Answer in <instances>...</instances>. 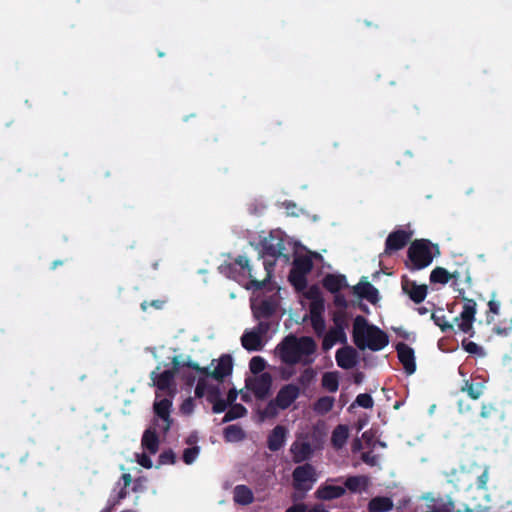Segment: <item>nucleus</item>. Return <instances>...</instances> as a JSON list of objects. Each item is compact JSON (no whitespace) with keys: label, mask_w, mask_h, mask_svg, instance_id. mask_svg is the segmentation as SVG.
I'll use <instances>...</instances> for the list:
<instances>
[{"label":"nucleus","mask_w":512,"mask_h":512,"mask_svg":"<svg viewBox=\"0 0 512 512\" xmlns=\"http://www.w3.org/2000/svg\"><path fill=\"white\" fill-rule=\"evenodd\" d=\"M401 289L402 292L415 304L422 303L428 294L427 285H419L416 281L411 280L407 275H403L401 277Z\"/></svg>","instance_id":"1a4fd4ad"},{"label":"nucleus","mask_w":512,"mask_h":512,"mask_svg":"<svg viewBox=\"0 0 512 512\" xmlns=\"http://www.w3.org/2000/svg\"><path fill=\"white\" fill-rule=\"evenodd\" d=\"M262 248L264 255L271 256L275 259L282 255L284 245L281 240H278L276 243H273L272 241H264Z\"/></svg>","instance_id":"c9c22d12"},{"label":"nucleus","mask_w":512,"mask_h":512,"mask_svg":"<svg viewBox=\"0 0 512 512\" xmlns=\"http://www.w3.org/2000/svg\"><path fill=\"white\" fill-rule=\"evenodd\" d=\"M460 390L466 393L472 400H477L483 394L484 385L480 382L465 380Z\"/></svg>","instance_id":"c756f323"},{"label":"nucleus","mask_w":512,"mask_h":512,"mask_svg":"<svg viewBox=\"0 0 512 512\" xmlns=\"http://www.w3.org/2000/svg\"><path fill=\"white\" fill-rule=\"evenodd\" d=\"M337 342L340 343H346L347 342V336L345 331H342L341 328L330 329L324 336L322 341V349L324 351L330 350Z\"/></svg>","instance_id":"5701e85b"},{"label":"nucleus","mask_w":512,"mask_h":512,"mask_svg":"<svg viewBox=\"0 0 512 512\" xmlns=\"http://www.w3.org/2000/svg\"><path fill=\"white\" fill-rule=\"evenodd\" d=\"M258 324L252 329L254 333L263 338L271 329L269 320H257Z\"/></svg>","instance_id":"3c124183"},{"label":"nucleus","mask_w":512,"mask_h":512,"mask_svg":"<svg viewBox=\"0 0 512 512\" xmlns=\"http://www.w3.org/2000/svg\"><path fill=\"white\" fill-rule=\"evenodd\" d=\"M313 268L312 259L308 256L296 257L293 261L292 269L298 272L308 274Z\"/></svg>","instance_id":"e433bc0d"},{"label":"nucleus","mask_w":512,"mask_h":512,"mask_svg":"<svg viewBox=\"0 0 512 512\" xmlns=\"http://www.w3.org/2000/svg\"><path fill=\"white\" fill-rule=\"evenodd\" d=\"M393 501L386 496L373 497L368 503L369 512H389L393 509Z\"/></svg>","instance_id":"bb28decb"},{"label":"nucleus","mask_w":512,"mask_h":512,"mask_svg":"<svg viewBox=\"0 0 512 512\" xmlns=\"http://www.w3.org/2000/svg\"><path fill=\"white\" fill-rule=\"evenodd\" d=\"M229 404L224 400L223 398L217 400L216 402L212 403V411L213 413L219 414L228 408Z\"/></svg>","instance_id":"13d9d810"},{"label":"nucleus","mask_w":512,"mask_h":512,"mask_svg":"<svg viewBox=\"0 0 512 512\" xmlns=\"http://www.w3.org/2000/svg\"><path fill=\"white\" fill-rule=\"evenodd\" d=\"M241 344L247 351H260L264 346L262 338L252 330L243 333Z\"/></svg>","instance_id":"393cba45"},{"label":"nucleus","mask_w":512,"mask_h":512,"mask_svg":"<svg viewBox=\"0 0 512 512\" xmlns=\"http://www.w3.org/2000/svg\"><path fill=\"white\" fill-rule=\"evenodd\" d=\"M334 294H335V296H334L335 306L341 308L340 310H345L348 306V301H347L346 297L343 294H340L339 292L334 293Z\"/></svg>","instance_id":"bf43d9fd"},{"label":"nucleus","mask_w":512,"mask_h":512,"mask_svg":"<svg viewBox=\"0 0 512 512\" xmlns=\"http://www.w3.org/2000/svg\"><path fill=\"white\" fill-rule=\"evenodd\" d=\"M307 274L298 272L296 270L291 269L289 273V281L294 286L297 291H302L307 286Z\"/></svg>","instance_id":"58836bf2"},{"label":"nucleus","mask_w":512,"mask_h":512,"mask_svg":"<svg viewBox=\"0 0 512 512\" xmlns=\"http://www.w3.org/2000/svg\"><path fill=\"white\" fill-rule=\"evenodd\" d=\"M263 265H264V268L266 270V278L263 280L265 281V283L270 279L271 277V273H272V269L275 265V261H268V260H264L263 261Z\"/></svg>","instance_id":"e2e57ef3"},{"label":"nucleus","mask_w":512,"mask_h":512,"mask_svg":"<svg viewBox=\"0 0 512 512\" xmlns=\"http://www.w3.org/2000/svg\"><path fill=\"white\" fill-rule=\"evenodd\" d=\"M234 264L239 266L241 269L246 270L250 278V287L255 290H260L265 286V281H259L254 278L252 274V267L249 264V259L244 255H239L235 258Z\"/></svg>","instance_id":"a878e982"},{"label":"nucleus","mask_w":512,"mask_h":512,"mask_svg":"<svg viewBox=\"0 0 512 512\" xmlns=\"http://www.w3.org/2000/svg\"><path fill=\"white\" fill-rule=\"evenodd\" d=\"M430 282L434 284H447L451 280V272L443 267H436L430 273Z\"/></svg>","instance_id":"72a5a7b5"},{"label":"nucleus","mask_w":512,"mask_h":512,"mask_svg":"<svg viewBox=\"0 0 512 512\" xmlns=\"http://www.w3.org/2000/svg\"><path fill=\"white\" fill-rule=\"evenodd\" d=\"M348 437V427L340 424L332 432L331 444L335 449H341L346 444Z\"/></svg>","instance_id":"c85d7f7f"},{"label":"nucleus","mask_w":512,"mask_h":512,"mask_svg":"<svg viewBox=\"0 0 512 512\" xmlns=\"http://www.w3.org/2000/svg\"><path fill=\"white\" fill-rule=\"evenodd\" d=\"M494 332L497 334V335H500V336H509L512 334V327H495L494 328Z\"/></svg>","instance_id":"69168bd1"},{"label":"nucleus","mask_w":512,"mask_h":512,"mask_svg":"<svg viewBox=\"0 0 512 512\" xmlns=\"http://www.w3.org/2000/svg\"><path fill=\"white\" fill-rule=\"evenodd\" d=\"M451 280H453L452 285L459 292V296H461L464 301L463 309L460 315L454 318V322L458 325V329L461 332L473 337L475 333L473 323L475 321L477 304L473 299L464 296L465 291L463 288H458L461 284L471 286L472 280L469 269L464 268L454 270L451 272Z\"/></svg>","instance_id":"f257e3e1"},{"label":"nucleus","mask_w":512,"mask_h":512,"mask_svg":"<svg viewBox=\"0 0 512 512\" xmlns=\"http://www.w3.org/2000/svg\"><path fill=\"white\" fill-rule=\"evenodd\" d=\"M266 367V362L261 356H254L249 362V369L253 374L261 373Z\"/></svg>","instance_id":"c03bdc74"},{"label":"nucleus","mask_w":512,"mask_h":512,"mask_svg":"<svg viewBox=\"0 0 512 512\" xmlns=\"http://www.w3.org/2000/svg\"><path fill=\"white\" fill-rule=\"evenodd\" d=\"M500 306H501V302L496 299L495 293H493L491 299L488 301V313H487L488 323H491L494 320L493 316L490 317L489 314L499 315Z\"/></svg>","instance_id":"37998d69"},{"label":"nucleus","mask_w":512,"mask_h":512,"mask_svg":"<svg viewBox=\"0 0 512 512\" xmlns=\"http://www.w3.org/2000/svg\"><path fill=\"white\" fill-rule=\"evenodd\" d=\"M325 307L321 298L314 299L309 306L311 326L317 336H322L326 330L323 317Z\"/></svg>","instance_id":"9b49d317"},{"label":"nucleus","mask_w":512,"mask_h":512,"mask_svg":"<svg viewBox=\"0 0 512 512\" xmlns=\"http://www.w3.org/2000/svg\"><path fill=\"white\" fill-rule=\"evenodd\" d=\"M413 231L396 229L392 231L385 241L383 255L390 256L392 253L403 249L411 240Z\"/></svg>","instance_id":"6e6552de"},{"label":"nucleus","mask_w":512,"mask_h":512,"mask_svg":"<svg viewBox=\"0 0 512 512\" xmlns=\"http://www.w3.org/2000/svg\"><path fill=\"white\" fill-rule=\"evenodd\" d=\"M185 365L188 369L193 370L199 374V377H211L217 381H223L225 377L231 375L233 370V359L229 354H223L218 360L214 370H210L209 367H201L197 362L187 360Z\"/></svg>","instance_id":"423d86ee"},{"label":"nucleus","mask_w":512,"mask_h":512,"mask_svg":"<svg viewBox=\"0 0 512 512\" xmlns=\"http://www.w3.org/2000/svg\"><path fill=\"white\" fill-rule=\"evenodd\" d=\"M175 462L176 455L171 449L163 451L158 457V466L174 464Z\"/></svg>","instance_id":"de8ad7c7"},{"label":"nucleus","mask_w":512,"mask_h":512,"mask_svg":"<svg viewBox=\"0 0 512 512\" xmlns=\"http://www.w3.org/2000/svg\"><path fill=\"white\" fill-rule=\"evenodd\" d=\"M368 478L366 476H349L344 482L345 490L348 489L352 493H356L361 489H366Z\"/></svg>","instance_id":"7c9ffc66"},{"label":"nucleus","mask_w":512,"mask_h":512,"mask_svg":"<svg viewBox=\"0 0 512 512\" xmlns=\"http://www.w3.org/2000/svg\"><path fill=\"white\" fill-rule=\"evenodd\" d=\"M333 322H334V325H335V327H334L335 329L341 328L342 331H345V329L348 326L346 311L345 310H338V311L334 312V314H333Z\"/></svg>","instance_id":"79ce46f5"},{"label":"nucleus","mask_w":512,"mask_h":512,"mask_svg":"<svg viewBox=\"0 0 512 512\" xmlns=\"http://www.w3.org/2000/svg\"><path fill=\"white\" fill-rule=\"evenodd\" d=\"M179 376L184 381V383L190 387L195 384L196 380L198 381L196 374L186 369L182 370Z\"/></svg>","instance_id":"5fc2aeb1"},{"label":"nucleus","mask_w":512,"mask_h":512,"mask_svg":"<svg viewBox=\"0 0 512 512\" xmlns=\"http://www.w3.org/2000/svg\"><path fill=\"white\" fill-rule=\"evenodd\" d=\"M315 377V372L312 368H306L299 376L298 382L303 385H309Z\"/></svg>","instance_id":"603ef678"},{"label":"nucleus","mask_w":512,"mask_h":512,"mask_svg":"<svg viewBox=\"0 0 512 512\" xmlns=\"http://www.w3.org/2000/svg\"><path fill=\"white\" fill-rule=\"evenodd\" d=\"M287 438V429L285 426H275L267 437V447L270 451H279L285 444Z\"/></svg>","instance_id":"f3484780"},{"label":"nucleus","mask_w":512,"mask_h":512,"mask_svg":"<svg viewBox=\"0 0 512 512\" xmlns=\"http://www.w3.org/2000/svg\"><path fill=\"white\" fill-rule=\"evenodd\" d=\"M323 287L330 293H338L348 286L346 276L343 274H327L322 280Z\"/></svg>","instance_id":"412c9836"},{"label":"nucleus","mask_w":512,"mask_h":512,"mask_svg":"<svg viewBox=\"0 0 512 512\" xmlns=\"http://www.w3.org/2000/svg\"><path fill=\"white\" fill-rule=\"evenodd\" d=\"M278 405L276 400H271L261 412L262 418H274L278 414Z\"/></svg>","instance_id":"8fccbe9b"},{"label":"nucleus","mask_w":512,"mask_h":512,"mask_svg":"<svg viewBox=\"0 0 512 512\" xmlns=\"http://www.w3.org/2000/svg\"><path fill=\"white\" fill-rule=\"evenodd\" d=\"M300 389L294 384L284 385L277 393L275 400L280 409L289 408L292 403L299 397Z\"/></svg>","instance_id":"2eb2a0df"},{"label":"nucleus","mask_w":512,"mask_h":512,"mask_svg":"<svg viewBox=\"0 0 512 512\" xmlns=\"http://www.w3.org/2000/svg\"><path fill=\"white\" fill-rule=\"evenodd\" d=\"M488 480H489V469H488V467H485L483 472L477 477V480H476L477 489L478 490H486Z\"/></svg>","instance_id":"864d4df0"},{"label":"nucleus","mask_w":512,"mask_h":512,"mask_svg":"<svg viewBox=\"0 0 512 512\" xmlns=\"http://www.w3.org/2000/svg\"><path fill=\"white\" fill-rule=\"evenodd\" d=\"M292 459L295 463L307 461L313 455L312 445L307 441H295L290 447Z\"/></svg>","instance_id":"a211bd4d"},{"label":"nucleus","mask_w":512,"mask_h":512,"mask_svg":"<svg viewBox=\"0 0 512 512\" xmlns=\"http://www.w3.org/2000/svg\"><path fill=\"white\" fill-rule=\"evenodd\" d=\"M223 436L226 442H240L246 437L244 430L235 424L225 427Z\"/></svg>","instance_id":"2f4dec72"},{"label":"nucleus","mask_w":512,"mask_h":512,"mask_svg":"<svg viewBox=\"0 0 512 512\" xmlns=\"http://www.w3.org/2000/svg\"><path fill=\"white\" fill-rule=\"evenodd\" d=\"M233 500L239 505H249L254 501V494L248 486L237 485L233 491Z\"/></svg>","instance_id":"cd10ccee"},{"label":"nucleus","mask_w":512,"mask_h":512,"mask_svg":"<svg viewBox=\"0 0 512 512\" xmlns=\"http://www.w3.org/2000/svg\"><path fill=\"white\" fill-rule=\"evenodd\" d=\"M431 319L434 324L440 328L443 333L450 332L454 330V325L446 320L445 315H437L436 313H432Z\"/></svg>","instance_id":"ea45409f"},{"label":"nucleus","mask_w":512,"mask_h":512,"mask_svg":"<svg viewBox=\"0 0 512 512\" xmlns=\"http://www.w3.org/2000/svg\"><path fill=\"white\" fill-rule=\"evenodd\" d=\"M458 411L460 413H468L471 411V407L468 403H466V401L464 399H460L458 401Z\"/></svg>","instance_id":"338daca9"},{"label":"nucleus","mask_w":512,"mask_h":512,"mask_svg":"<svg viewBox=\"0 0 512 512\" xmlns=\"http://www.w3.org/2000/svg\"><path fill=\"white\" fill-rule=\"evenodd\" d=\"M279 303L273 297L261 299L258 302L251 303V310L253 317L256 320H269L277 312Z\"/></svg>","instance_id":"9d476101"},{"label":"nucleus","mask_w":512,"mask_h":512,"mask_svg":"<svg viewBox=\"0 0 512 512\" xmlns=\"http://www.w3.org/2000/svg\"><path fill=\"white\" fill-rule=\"evenodd\" d=\"M461 345H462V348L467 353L474 354V355H482L483 354L482 347H480L477 343H475L473 341L464 339V340H462Z\"/></svg>","instance_id":"09e8293b"},{"label":"nucleus","mask_w":512,"mask_h":512,"mask_svg":"<svg viewBox=\"0 0 512 512\" xmlns=\"http://www.w3.org/2000/svg\"><path fill=\"white\" fill-rule=\"evenodd\" d=\"M439 255L440 249L437 244H433L428 239H416L408 248L405 265L410 271L422 270L432 263L434 257Z\"/></svg>","instance_id":"20e7f679"},{"label":"nucleus","mask_w":512,"mask_h":512,"mask_svg":"<svg viewBox=\"0 0 512 512\" xmlns=\"http://www.w3.org/2000/svg\"><path fill=\"white\" fill-rule=\"evenodd\" d=\"M334 402L333 397L322 396L314 403L313 410L319 415H325L332 410Z\"/></svg>","instance_id":"473e14b6"},{"label":"nucleus","mask_w":512,"mask_h":512,"mask_svg":"<svg viewBox=\"0 0 512 512\" xmlns=\"http://www.w3.org/2000/svg\"><path fill=\"white\" fill-rule=\"evenodd\" d=\"M353 292L360 298L366 299L372 304L379 300L378 289L368 281H361L353 287Z\"/></svg>","instance_id":"6ab92c4d"},{"label":"nucleus","mask_w":512,"mask_h":512,"mask_svg":"<svg viewBox=\"0 0 512 512\" xmlns=\"http://www.w3.org/2000/svg\"><path fill=\"white\" fill-rule=\"evenodd\" d=\"M159 437L155 429L148 428L144 431L141 439L143 449L147 450L150 454H155L159 449Z\"/></svg>","instance_id":"b1692460"},{"label":"nucleus","mask_w":512,"mask_h":512,"mask_svg":"<svg viewBox=\"0 0 512 512\" xmlns=\"http://www.w3.org/2000/svg\"><path fill=\"white\" fill-rule=\"evenodd\" d=\"M272 378L268 373H262L259 377L255 378L247 387L253 392L257 399H265L271 388Z\"/></svg>","instance_id":"dca6fc26"},{"label":"nucleus","mask_w":512,"mask_h":512,"mask_svg":"<svg viewBox=\"0 0 512 512\" xmlns=\"http://www.w3.org/2000/svg\"><path fill=\"white\" fill-rule=\"evenodd\" d=\"M494 407L491 404H483L481 407L480 416L482 418H489L491 413L494 411Z\"/></svg>","instance_id":"680f3d73"},{"label":"nucleus","mask_w":512,"mask_h":512,"mask_svg":"<svg viewBox=\"0 0 512 512\" xmlns=\"http://www.w3.org/2000/svg\"><path fill=\"white\" fill-rule=\"evenodd\" d=\"M346 493L342 486L323 484L318 487L315 492V497L320 500L329 501L338 499Z\"/></svg>","instance_id":"aec40b11"},{"label":"nucleus","mask_w":512,"mask_h":512,"mask_svg":"<svg viewBox=\"0 0 512 512\" xmlns=\"http://www.w3.org/2000/svg\"><path fill=\"white\" fill-rule=\"evenodd\" d=\"M399 362L407 375H412L416 371L415 352L409 345L399 342L395 346Z\"/></svg>","instance_id":"ddd939ff"},{"label":"nucleus","mask_w":512,"mask_h":512,"mask_svg":"<svg viewBox=\"0 0 512 512\" xmlns=\"http://www.w3.org/2000/svg\"><path fill=\"white\" fill-rule=\"evenodd\" d=\"M160 397V394L157 392L156 393V399H158ZM172 399L173 397L169 396V397H166V398H162L160 400H155L154 404H153V411H154V414L161 420L162 424H158L161 431L166 434L172 424H173V419L171 417V410H172Z\"/></svg>","instance_id":"0eeeda50"},{"label":"nucleus","mask_w":512,"mask_h":512,"mask_svg":"<svg viewBox=\"0 0 512 512\" xmlns=\"http://www.w3.org/2000/svg\"><path fill=\"white\" fill-rule=\"evenodd\" d=\"M199 452L200 448L198 446L185 448L182 456L184 463L188 465L192 464L196 460Z\"/></svg>","instance_id":"a18cd8bd"},{"label":"nucleus","mask_w":512,"mask_h":512,"mask_svg":"<svg viewBox=\"0 0 512 512\" xmlns=\"http://www.w3.org/2000/svg\"><path fill=\"white\" fill-rule=\"evenodd\" d=\"M186 362H183L181 363V361L179 360V357L178 356H174L172 358V361H171V364H172V368L171 369H168L169 371H173V374L176 376L177 374L180 375V372L182 370H185V368H188L186 365H185Z\"/></svg>","instance_id":"4d7b16f0"},{"label":"nucleus","mask_w":512,"mask_h":512,"mask_svg":"<svg viewBox=\"0 0 512 512\" xmlns=\"http://www.w3.org/2000/svg\"><path fill=\"white\" fill-rule=\"evenodd\" d=\"M292 486L296 491L292 495L294 501L303 500L308 491L313 488L317 481V473L315 467L310 463L297 466L292 472Z\"/></svg>","instance_id":"39448f33"},{"label":"nucleus","mask_w":512,"mask_h":512,"mask_svg":"<svg viewBox=\"0 0 512 512\" xmlns=\"http://www.w3.org/2000/svg\"><path fill=\"white\" fill-rule=\"evenodd\" d=\"M150 378L153 381V385L156 386L158 390L167 392L169 396L174 397L176 388L174 383L175 375L173 374V371L164 370L161 373L152 371Z\"/></svg>","instance_id":"f8f14e48"},{"label":"nucleus","mask_w":512,"mask_h":512,"mask_svg":"<svg viewBox=\"0 0 512 512\" xmlns=\"http://www.w3.org/2000/svg\"><path fill=\"white\" fill-rule=\"evenodd\" d=\"M127 495L126 487H123L120 489V491L117 493L116 498L114 499L112 506L118 504L120 500L124 499Z\"/></svg>","instance_id":"774afa93"},{"label":"nucleus","mask_w":512,"mask_h":512,"mask_svg":"<svg viewBox=\"0 0 512 512\" xmlns=\"http://www.w3.org/2000/svg\"><path fill=\"white\" fill-rule=\"evenodd\" d=\"M194 408V400L193 398L189 397L182 402L180 406V412L184 415H191L194 411Z\"/></svg>","instance_id":"6e6d98bb"},{"label":"nucleus","mask_w":512,"mask_h":512,"mask_svg":"<svg viewBox=\"0 0 512 512\" xmlns=\"http://www.w3.org/2000/svg\"><path fill=\"white\" fill-rule=\"evenodd\" d=\"M322 386L329 392H336L339 388V379L336 372H326L322 376Z\"/></svg>","instance_id":"4c0bfd02"},{"label":"nucleus","mask_w":512,"mask_h":512,"mask_svg":"<svg viewBox=\"0 0 512 512\" xmlns=\"http://www.w3.org/2000/svg\"><path fill=\"white\" fill-rule=\"evenodd\" d=\"M354 404L365 409H371L374 405V401L370 394L361 393L356 397Z\"/></svg>","instance_id":"49530a36"},{"label":"nucleus","mask_w":512,"mask_h":512,"mask_svg":"<svg viewBox=\"0 0 512 512\" xmlns=\"http://www.w3.org/2000/svg\"><path fill=\"white\" fill-rule=\"evenodd\" d=\"M317 345L312 337H296L293 334L286 336L276 347V351L284 364H298L303 356L316 352Z\"/></svg>","instance_id":"7ed1b4c3"},{"label":"nucleus","mask_w":512,"mask_h":512,"mask_svg":"<svg viewBox=\"0 0 512 512\" xmlns=\"http://www.w3.org/2000/svg\"><path fill=\"white\" fill-rule=\"evenodd\" d=\"M307 506L304 503H297L289 507L285 512H306Z\"/></svg>","instance_id":"0e129e2a"},{"label":"nucleus","mask_w":512,"mask_h":512,"mask_svg":"<svg viewBox=\"0 0 512 512\" xmlns=\"http://www.w3.org/2000/svg\"><path fill=\"white\" fill-rule=\"evenodd\" d=\"M204 395H206L207 401L211 404L222 398L219 386L208 384L205 377H198V382L195 387V396L202 398Z\"/></svg>","instance_id":"4468645a"},{"label":"nucleus","mask_w":512,"mask_h":512,"mask_svg":"<svg viewBox=\"0 0 512 512\" xmlns=\"http://www.w3.org/2000/svg\"><path fill=\"white\" fill-rule=\"evenodd\" d=\"M336 362L342 369H351L356 363V351L352 347L340 348L336 352Z\"/></svg>","instance_id":"4be33fe9"},{"label":"nucleus","mask_w":512,"mask_h":512,"mask_svg":"<svg viewBox=\"0 0 512 512\" xmlns=\"http://www.w3.org/2000/svg\"><path fill=\"white\" fill-rule=\"evenodd\" d=\"M353 342L360 350L366 348L380 351L389 343L388 335L379 327L369 324L362 315H357L353 322Z\"/></svg>","instance_id":"f03ea898"},{"label":"nucleus","mask_w":512,"mask_h":512,"mask_svg":"<svg viewBox=\"0 0 512 512\" xmlns=\"http://www.w3.org/2000/svg\"><path fill=\"white\" fill-rule=\"evenodd\" d=\"M167 302L168 299L166 297L150 301L145 300L140 304V307L143 312H147L149 308H152L154 310H162L167 304Z\"/></svg>","instance_id":"a19ab883"},{"label":"nucleus","mask_w":512,"mask_h":512,"mask_svg":"<svg viewBox=\"0 0 512 512\" xmlns=\"http://www.w3.org/2000/svg\"><path fill=\"white\" fill-rule=\"evenodd\" d=\"M137 462L146 469H150L153 466L151 458L145 453L138 455Z\"/></svg>","instance_id":"052dcab7"},{"label":"nucleus","mask_w":512,"mask_h":512,"mask_svg":"<svg viewBox=\"0 0 512 512\" xmlns=\"http://www.w3.org/2000/svg\"><path fill=\"white\" fill-rule=\"evenodd\" d=\"M230 408L224 415L222 422L227 423L238 418H242L247 414V409L242 404L229 405Z\"/></svg>","instance_id":"f704fd0d"}]
</instances>
